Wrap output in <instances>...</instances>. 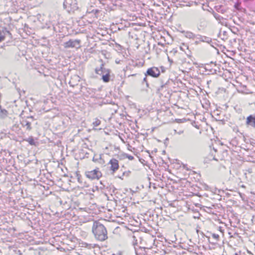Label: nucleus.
Here are the masks:
<instances>
[{"mask_svg": "<svg viewBox=\"0 0 255 255\" xmlns=\"http://www.w3.org/2000/svg\"><path fill=\"white\" fill-rule=\"evenodd\" d=\"M92 231L95 239L99 241H104L108 238L106 228L99 222L93 223Z\"/></svg>", "mask_w": 255, "mask_h": 255, "instance_id": "f257e3e1", "label": "nucleus"}, {"mask_svg": "<svg viewBox=\"0 0 255 255\" xmlns=\"http://www.w3.org/2000/svg\"><path fill=\"white\" fill-rule=\"evenodd\" d=\"M101 64L100 67H97L95 69V73L100 76H102V79L103 81L107 83L110 81V73L111 70L109 69H107L104 67V64L102 60H100Z\"/></svg>", "mask_w": 255, "mask_h": 255, "instance_id": "f03ea898", "label": "nucleus"}, {"mask_svg": "<svg viewBox=\"0 0 255 255\" xmlns=\"http://www.w3.org/2000/svg\"><path fill=\"white\" fill-rule=\"evenodd\" d=\"M85 175L87 177L91 179H98L102 176L101 172L99 171V169H95L92 171H88L85 172Z\"/></svg>", "mask_w": 255, "mask_h": 255, "instance_id": "7ed1b4c3", "label": "nucleus"}, {"mask_svg": "<svg viewBox=\"0 0 255 255\" xmlns=\"http://www.w3.org/2000/svg\"><path fill=\"white\" fill-rule=\"evenodd\" d=\"M81 40L79 39L72 40L70 39L68 41L64 42L63 46L65 48H78L80 47V44Z\"/></svg>", "mask_w": 255, "mask_h": 255, "instance_id": "20e7f679", "label": "nucleus"}, {"mask_svg": "<svg viewBox=\"0 0 255 255\" xmlns=\"http://www.w3.org/2000/svg\"><path fill=\"white\" fill-rule=\"evenodd\" d=\"M33 120V117H28L26 119H22L20 122L22 126L25 128L27 130L30 131L32 129L31 121Z\"/></svg>", "mask_w": 255, "mask_h": 255, "instance_id": "39448f33", "label": "nucleus"}, {"mask_svg": "<svg viewBox=\"0 0 255 255\" xmlns=\"http://www.w3.org/2000/svg\"><path fill=\"white\" fill-rule=\"evenodd\" d=\"M145 75L146 76H149L154 78H157L160 75V71L157 67H152L147 70Z\"/></svg>", "mask_w": 255, "mask_h": 255, "instance_id": "423d86ee", "label": "nucleus"}, {"mask_svg": "<svg viewBox=\"0 0 255 255\" xmlns=\"http://www.w3.org/2000/svg\"><path fill=\"white\" fill-rule=\"evenodd\" d=\"M207 21L203 18H199L196 23L197 28L199 31L204 29L207 27Z\"/></svg>", "mask_w": 255, "mask_h": 255, "instance_id": "0eeeda50", "label": "nucleus"}, {"mask_svg": "<svg viewBox=\"0 0 255 255\" xmlns=\"http://www.w3.org/2000/svg\"><path fill=\"white\" fill-rule=\"evenodd\" d=\"M109 163L111 165V170L115 172L119 168V161L115 158H112L110 160Z\"/></svg>", "mask_w": 255, "mask_h": 255, "instance_id": "6e6552de", "label": "nucleus"}, {"mask_svg": "<svg viewBox=\"0 0 255 255\" xmlns=\"http://www.w3.org/2000/svg\"><path fill=\"white\" fill-rule=\"evenodd\" d=\"M247 124L255 127V117H253L252 115L248 117L247 119Z\"/></svg>", "mask_w": 255, "mask_h": 255, "instance_id": "1a4fd4ad", "label": "nucleus"}, {"mask_svg": "<svg viewBox=\"0 0 255 255\" xmlns=\"http://www.w3.org/2000/svg\"><path fill=\"white\" fill-rule=\"evenodd\" d=\"M8 115L7 111L3 109H2L0 106V118L1 119L5 118Z\"/></svg>", "mask_w": 255, "mask_h": 255, "instance_id": "9d476101", "label": "nucleus"}, {"mask_svg": "<svg viewBox=\"0 0 255 255\" xmlns=\"http://www.w3.org/2000/svg\"><path fill=\"white\" fill-rule=\"evenodd\" d=\"M185 36L189 39H194L196 35L192 32L186 31L185 32Z\"/></svg>", "mask_w": 255, "mask_h": 255, "instance_id": "9b49d317", "label": "nucleus"}, {"mask_svg": "<svg viewBox=\"0 0 255 255\" xmlns=\"http://www.w3.org/2000/svg\"><path fill=\"white\" fill-rule=\"evenodd\" d=\"M200 41L202 42H205L207 43H210L211 42V39L209 37H206V36H200V37L199 38Z\"/></svg>", "mask_w": 255, "mask_h": 255, "instance_id": "f8f14e48", "label": "nucleus"}, {"mask_svg": "<svg viewBox=\"0 0 255 255\" xmlns=\"http://www.w3.org/2000/svg\"><path fill=\"white\" fill-rule=\"evenodd\" d=\"M101 124V121L99 120L96 119L95 120V121L93 122V125L94 127H98Z\"/></svg>", "mask_w": 255, "mask_h": 255, "instance_id": "ddd939ff", "label": "nucleus"}, {"mask_svg": "<svg viewBox=\"0 0 255 255\" xmlns=\"http://www.w3.org/2000/svg\"><path fill=\"white\" fill-rule=\"evenodd\" d=\"M27 141H28V142L30 144H31V145L34 144V139L32 137L29 138L27 140Z\"/></svg>", "mask_w": 255, "mask_h": 255, "instance_id": "4468645a", "label": "nucleus"}, {"mask_svg": "<svg viewBox=\"0 0 255 255\" xmlns=\"http://www.w3.org/2000/svg\"><path fill=\"white\" fill-rule=\"evenodd\" d=\"M173 131H174V134L177 133L179 135H180L184 132V131L183 130H180L179 131H177L176 129H174Z\"/></svg>", "mask_w": 255, "mask_h": 255, "instance_id": "2eb2a0df", "label": "nucleus"}, {"mask_svg": "<svg viewBox=\"0 0 255 255\" xmlns=\"http://www.w3.org/2000/svg\"><path fill=\"white\" fill-rule=\"evenodd\" d=\"M212 236L213 238L214 239H215L217 241L219 240V236L218 234L213 233V234H212Z\"/></svg>", "mask_w": 255, "mask_h": 255, "instance_id": "dca6fc26", "label": "nucleus"}, {"mask_svg": "<svg viewBox=\"0 0 255 255\" xmlns=\"http://www.w3.org/2000/svg\"><path fill=\"white\" fill-rule=\"evenodd\" d=\"M77 177L78 181L79 183H81L82 182V180H81V176L80 174H77Z\"/></svg>", "mask_w": 255, "mask_h": 255, "instance_id": "f3484780", "label": "nucleus"}, {"mask_svg": "<svg viewBox=\"0 0 255 255\" xmlns=\"http://www.w3.org/2000/svg\"><path fill=\"white\" fill-rule=\"evenodd\" d=\"M5 39V36L2 35L1 33L0 34V42L3 41Z\"/></svg>", "mask_w": 255, "mask_h": 255, "instance_id": "a211bd4d", "label": "nucleus"}, {"mask_svg": "<svg viewBox=\"0 0 255 255\" xmlns=\"http://www.w3.org/2000/svg\"><path fill=\"white\" fill-rule=\"evenodd\" d=\"M127 157L129 159V160H132L134 158L133 156L129 155H127Z\"/></svg>", "mask_w": 255, "mask_h": 255, "instance_id": "6ab92c4d", "label": "nucleus"}, {"mask_svg": "<svg viewBox=\"0 0 255 255\" xmlns=\"http://www.w3.org/2000/svg\"><path fill=\"white\" fill-rule=\"evenodd\" d=\"M122 253L121 252H119L117 254H114L112 255H122Z\"/></svg>", "mask_w": 255, "mask_h": 255, "instance_id": "aec40b11", "label": "nucleus"}, {"mask_svg": "<svg viewBox=\"0 0 255 255\" xmlns=\"http://www.w3.org/2000/svg\"><path fill=\"white\" fill-rule=\"evenodd\" d=\"M143 81H144V82H146V85H147V86H148V83H147V81H146V77H145V78L143 79Z\"/></svg>", "mask_w": 255, "mask_h": 255, "instance_id": "412c9836", "label": "nucleus"}, {"mask_svg": "<svg viewBox=\"0 0 255 255\" xmlns=\"http://www.w3.org/2000/svg\"><path fill=\"white\" fill-rule=\"evenodd\" d=\"M131 147H131V146H130V145H129V144L128 145V150H131V149H130V148H131Z\"/></svg>", "mask_w": 255, "mask_h": 255, "instance_id": "4be33fe9", "label": "nucleus"}, {"mask_svg": "<svg viewBox=\"0 0 255 255\" xmlns=\"http://www.w3.org/2000/svg\"><path fill=\"white\" fill-rule=\"evenodd\" d=\"M217 15H218V14H217V13H214V17H215L216 18H217Z\"/></svg>", "mask_w": 255, "mask_h": 255, "instance_id": "5701e85b", "label": "nucleus"}, {"mask_svg": "<svg viewBox=\"0 0 255 255\" xmlns=\"http://www.w3.org/2000/svg\"><path fill=\"white\" fill-rule=\"evenodd\" d=\"M71 81H70L69 84L71 85V86H73H73H74V85H71Z\"/></svg>", "mask_w": 255, "mask_h": 255, "instance_id": "b1692460", "label": "nucleus"}]
</instances>
